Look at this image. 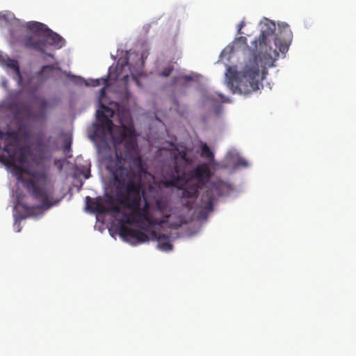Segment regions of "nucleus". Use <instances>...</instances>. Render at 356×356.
Segmentation results:
<instances>
[{
  "instance_id": "nucleus-1",
  "label": "nucleus",
  "mask_w": 356,
  "mask_h": 356,
  "mask_svg": "<svg viewBox=\"0 0 356 356\" xmlns=\"http://www.w3.org/2000/svg\"><path fill=\"white\" fill-rule=\"evenodd\" d=\"M107 170L113 177L118 202L131 211L122 213V218L117 225L119 235L132 245L148 241V235L142 230L160 225L162 220L151 213L150 204L144 197L141 157L136 156L133 161L122 165L117 159L107 165Z\"/></svg>"
},
{
  "instance_id": "nucleus-2",
  "label": "nucleus",
  "mask_w": 356,
  "mask_h": 356,
  "mask_svg": "<svg viewBox=\"0 0 356 356\" xmlns=\"http://www.w3.org/2000/svg\"><path fill=\"white\" fill-rule=\"evenodd\" d=\"M3 150L8 157L0 154V162L13 168V173L18 181L23 184L31 195L41 202L42 207L51 206V192L49 188L48 177L44 172H34L22 165L28 162L31 151L26 147H18L16 141L8 142Z\"/></svg>"
},
{
  "instance_id": "nucleus-3",
  "label": "nucleus",
  "mask_w": 356,
  "mask_h": 356,
  "mask_svg": "<svg viewBox=\"0 0 356 356\" xmlns=\"http://www.w3.org/2000/svg\"><path fill=\"white\" fill-rule=\"evenodd\" d=\"M96 115L99 122L94 124L96 135L102 138H106L107 134L110 135L115 148L114 157L110 156L105 158L106 166L117 159L120 160L122 165L133 161L136 156H140L133 125L122 124L114 129V124L111 120L114 115V111L103 104L101 109L97 111Z\"/></svg>"
},
{
  "instance_id": "nucleus-4",
  "label": "nucleus",
  "mask_w": 356,
  "mask_h": 356,
  "mask_svg": "<svg viewBox=\"0 0 356 356\" xmlns=\"http://www.w3.org/2000/svg\"><path fill=\"white\" fill-rule=\"evenodd\" d=\"M210 168L207 163L197 165L189 172H181L176 163L173 171L170 174V179L163 181L167 188H176L182 191V198L195 200L198 196L200 188L205 185L212 177Z\"/></svg>"
},
{
  "instance_id": "nucleus-5",
  "label": "nucleus",
  "mask_w": 356,
  "mask_h": 356,
  "mask_svg": "<svg viewBox=\"0 0 356 356\" xmlns=\"http://www.w3.org/2000/svg\"><path fill=\"white\" fill-rule=\"evenodd\" d=\"M226 76L227 84L233 89L234 92L241 95H250L259 89L261 81L264 74L259 73V60L257 55L250 58L245 65L243 70L238 74L227 68Z\"/></svg>"
},
{
  "instance_id": "nucleus-6",
  "label": "nucleus",
  "mask_w": 356,
  "mask_h": 356,
  "mask_svg": "<svg viewBox=\"0 0 356 356\" xmlns=\"http://www.w3.org/2000/svg\"><path fill=\"white\" fill-rule=\"evenodd\" d=\"M26 27L31 32V34L25 36L23 39V45L28 49L36 50L53 58V54L45 52V48L48 45L61 48L65 44V40L60 35L52 31L42 23L35 21L29 22Z\"/></svg>"
},
{
  "instance_id": "nucleus-7",
  "label": "nucleus",
  "mask_w": 356,
  "mask_h": 356,
  "mask_svg": "<svg viewBox=\"0 0 356 356\" xmlns=\"http://www.w3.org/2000/svg\"><path fill=\"white\" fill-rule=\"evenodd\" d=\"M126 68L130 70L128 62H125L124 65H120L119 63L113 69L110 67L108 70V74L106 79H95L92 80V86H99L102 83L108 86V79L111 81H114L119 83V85H122L124 91L127 90L128 81L129 79V73L127 72Z\"/></svg>"
},
{
  "instance_id": "nucleus-8",
  "label": "nucleus",
  "mask_w": 356,
  "mask_h": 356,
  "mask_svg": "<svg viewBox=\"0 0 356 356\" xmlns=\"http://www.w3.org/2000/svg\"><path fill=\"white\" fill-rule=\"evenodd\" d=\"M223 185L222 181H218L213 182L210 187L206 190L201 197V208L206 211H212L213 209V201L216 197L222 195L221 189Z\"/></svg>"
},
{
  "instance_id": "nucleus-9",
  "label": "nucleus",
  "mask_w": 356,
  "mask_h": 356,
  "mask_svg": "<svg viewBox=\"0 0 356 356\" xmlns=\"http://www.w3.org/2000/svg\"><path fill=\"white\" fill-rule=\"evenodd\" d=\"M275 31V24L271 21H267L261 26V33L258 40H254L253 44L257 49L258 45L259 50H262L265 47V51L267 50V47L269 46L270 42L269 38L274 35Z\"/></svg>"
},
{
  "instance_id": "nucleus-10",
  "label": "nucleus",
  "mask_w": 356,
  "mask_h": 356,
  "mask_svg": "<svg viewBox=\"0 0 356 356\" xmlns=\"http://www.w3.org/2000/svg\"><path fill=\"white\" fill-rule=\"evenodd\" d=\"M0 65L11 69L15 74L14 79L19 84L22 83L23 78L21 74L19 63L17 60L9 58L7 55H4L3 52L0 51Z\"/></svg>"
},
{
  "instance_id": "nucleus-11",
  "label": "nucleus",
  "mask_w": 356,
  "mask_h": 356,
  "mask_svg": "<svg viewBox=\"0 0 356 356\" xmlns=\"http://www.w3.org/2000/svg\"><path fill=\"white\" fill-rule=\"evenodd\" d=\"M86 209L92 211V212L97 213L99 214H104L105 204L102 202L101 197L96 199L91 198L89 196L86 197Z\"/></svg>"
},
{
  "instance_id": "nucleus-12",
  "label": "nucleus",
  "mask_w": 356,
  "mask_h": 356,
  "mask_svg": "<svg viewBox=\"0 0 356 356\" xmlns=\"http://www.w3.org/2000/svg\"><path fill=\"white\" fill-rule=\"evenodd\" d=\"M280 28L282 29V31L286 36V40L284 43H282L280 40L276 38L275 40V44L276 46L279 45V50L282 53H284L288 51L289 45L292 38V33L289 29V26L286 23H283L282 25H280Z\"/></svg>"
},
{
  "instance_id": "nucleus-13",
  "label": "nucleus",
  "mask_w": 356,
  "mask_h": 356,
  "mask_svg": "<svg viewBox=\"0 0 356 356\" xmlns=\"http://www.w3.org/2000/svg\"><path fill=\"white\" fill-rule=\"evenodd\" d=\"M17 206L19 209H22L24 211V213L20 214L19 216L20 219H25L33 216L35 213V210L40 208V207H29L26 204L22 203L19 197L17 198Z\"/></svg>"
},
{
  "instance_id": "nucleus-14",
  "label": "nucleus",
  "mask_w": 356,
  "mask_h": 356,
  "mask_svg": "<svg viewBox=\"0 0 356 356\" xmlns=\"http://www.w3.org/2000/svg\"><path fill=\"white\" fill-rule=\"evenodd\" d=\"M154 236L159 241L158 248L162 251H170L172 250V245L169 241V236L165 234H159L156 236V233L153 232Z\"/></svg>"
},
{
  "instance_id": "nucleus-15",
  "label": "nucleus",
  "mask_w": 356,
  "mask_h": 356,
  "mask_svg": "<svg viewBox=\"0 0 356 356\" xmlns=\"http://www.w3.org/2000/svg\"><path fill=\"white\" fill-rule=\"evenodd\" d=\"M54 70V67L52 65H44L42 67L41 70L37 72L36 76L42 81H46L51 76Z\"/></svg>"
},
{
  "instance_id": "nucleus-16",
  "label": "nucleus",
  "mask_w": 356,
  "mask_h": 356,
  "mask_svg": "<svg viewBox=\"0 0 356 356\" xmlns=\"http://www.w3.org/2000/svg\"><path fill=\"white\" fill-rule=\"evenodd\" d=\"M205 100L207 102L210 103L213 106L218 100L221 103H227L229 102L228 97H226L225 96L220 93H217L216 95H207L205 97Z\"/></svg>"
},
{
  "instance_id": "nucleus-17",
  "label": "nucleus",
  "mask_w": 356,
  "mask_h": 356,
  "mask_svg": "<svg viewBox=\"0 0 356 356\" xmlns=\"http://www.w3.org/2000/svg\"><path fill=\"white\" fill-rule=\"evenodd\" d=\"M48 107V102L45 99L40 100V111L35 113V117L38 119L44 120L46 118L47 109Z\"/></svg>"
},
{
  "instance_id": "nucleus-18",
  "label": "nucleus",
  "mask_w": 356,
  "mask_h": 356,
  "mask_svg": "<svg viewBox=\"0 0 356 356\" xmlns=\"http://www.w3.org/2000/svg\"><path fill=\"white\" fill-rule=\"evenodd\" d=\"M201 156L205 157L211 162L214 161V154L206 143L202 145Z\"/></svg>"
},
{
  "instance_id": "nucleus-19",
  "label": "nucleus",
  "mask_w": 356,
  "mask_h": 356,
  "mask_svg": "<svg viewBox=\"0 0 356 356\" xmlns=\"http://www.w3.org/2000/svg\"><path fill=\"white\" fill-rule=\"evenodd\" d=\"M155 207L158 211L161 213H163L167 209L168 203L163 199L159 198L155 201Z\"/></svg>"
},
{
  "instance_id": "nucleus-20",
  "label": "nucleus",
  "mask_w": 356,
  "mask_h": 356,
  "mask_svg": "<svg viewBox=\"0 0 356 356\" xmlns=\"http://www.w3.org/2000/svg\"><path fill=\"white\" fill-rule=\"evenodd\" d=\"M105 213L104 214H118L123 211H121L120 207L118 205H112L110 207H107L105 206L104 207Z\"/></svg>"
},
{
  "instance_id": "nucleus-21",
  "label": "nucleus",
  "mask_w": 356,
  "mask_h": 356,
  "mask_svg": "<svg viewBox=\"0 0 356 356\" xmlns=\"http://www.w3.org/2000/svg\"><path fill=\"white\" fill-rule=\"evenodd\" d=\"M6 137L12 138L13 140L11 141H16L17 143L18 147H20L18 142V132L13 131H8L6 133H5V138Z\"/></svg>"
},
{
  "instance_id": "nucleus-22",
  "label": "nucleus",
  "mask_w": 356,
  "mask_h": 356,
  "mask_svg": "<svg viewBox=\"0 0 356 356\" xmlns=\"http://www.w3.org/2000/svg\"><path fill=\"white\" fill-rule=\"evenodd\" d=\"M174 70V67L172 65H168V67H165L160 73L159 76L168 77L170 75L172 72Z\"/></svg>"
},
{
  "instance_id": "nucleus-23",
  "label": "nucleus",
  "mask_w": 356,
  "mask_h": 356,
  "mask_svg": "<svg viewBox=\"0 0 356 356\" xmlns=\"http://www.w3.org/2000/svg\"><path fill=\"white\" fill-rule=\"evenodd\" d=\"M187 153L186 150H180L178 152V153L175 156V159L177 161L178 159L183 160L184 161H188V159L186 158Z\"/></svg>"
},
{
  "instance_id": "nucleus-24",
  "label": "nucleus",
  "mask_w": 356,
  "mask_h": 356,
  "mask_svg": "<svg viewBox=\"0 0 356 356\" xmlns=\"http://www.w3.org/2000/svg\"><path fill=\"white\" fill-rule=\"evenodd\" d=\"M72 141L70 139L66 138L64 140L63 152L67 154L71 151Z\"/></svg>"
},
{
  "instance_id": "nucleus-25",
  "label": "nucleus",
  "mask_w": 356,
  "mask_h": 356,
  "mask_svg": "<svg viewBox=\"0 0 356 356\" xmlns=\"http://www.w3.org/2000/svg\"><path fill=\"white\" fill-rule=\"evenodd\" d=\"M238 165L246 167L248 165V162L244 159H239L237 161Z\"/></svg>"
},
{
  "instance_id": "nucleus-26",
  "label": "nucleus",
  "mask_w": 356,
  "mask_h": 356,
  "mask_svg": "<svg viewBox=\"0 0 356 356\" xmlns=\"http://www.w3.org/2000/svg\"><path fill=\"white\" fill-rule=\"evenodd\" d=\"M238 40L245 45H248L247 38L244 36H241L238 38Z\"/></svg>"
},
{
  "instance_id": "nucleus-27",
  "label": "nucleus",
  "mask_w": 356,
  "mask_h": 356,
  "mask_svg": "<svg viewBox=\"0 0 356 356\" xmlns=\"http://www.w3.org/2000/svg\"><path fill=\"white\" fill-rule=\"evenodd\" d=\"M108 87V86H106L104 84V86L100 89V97H103L106 95V88Z\"/></svg>"
},
{
  "instance_id": "nucleus-28",
  "label": "nucleus",
  "mask_w": 356,
  "mask_h": 356,
  "mask_svg": "<svg viewBox=\"0 0 356 356\" xmlns=\"http://www.w3.org/2000/svg\"><path fill=\"white\" fill-rule=\"evenodd\" d=\"M245 26V23L244 22H241L238 25V34H241V29H243V27Z\"/></svg>"
},
{
  "instance_id": "nucleus-29",
  "label": "nucleus",
  "mask_w": 356,
  "mask_h": 356,
  "mask_svg": "<svg viewBox=\"0 0 356 356\" xmlns=\"http://www.w3.org/2000/svg\"><path fill=\"white\" fill-rule=\"evenodd\" d=\"M139 63H139V66H140V67H143V65H144V60H143V56H140V57L139 58Z\"/></svg>"
},
{
  "instance_id": "nucleus-30",
  "label": "nucleus",
  "mask_w": 356,
  "mask_h": 356,
  "mask_svg": "<svg viewBox=\"0 0 356 356\" xmlns=\"http://www.w3.org/2000/svg\"><path fill=\"white\" fill-rule=\"evenodd\" d=\"M38 90V87H34L33 88L31 89L30 92L33 93V92H35Z\"/></svg>"
},
{
  "instance_id": "nucleus-31",
  "label": "nucleus",
  "mask_w": 356,
  "mask_h": 356,
  "mask_svg": "<svg viewBox=\"0 0 356 356\" xmlns=\"http://www.w3.org/2000/svg\"><path fill=\"white\" fill-rule=\"evenodd\" d=\"M51 138V137H49V138H48V140L47 141V144H44L43 145L45 147H47L48 143H49Z\"/></svg>"
},
{
  "instance_id": "nucleus-32",
  "label": "nucleus",
  "mask_w": 356,
  "mask_h": 356,
  "mask_svg": "<svg viewBox=\"0 0 356 356\" xmlns=\"http://www.w3.org/2000/svg\"><path fill=\"white\" fill-rule=\"evenodd\" d=\"M177 81V77H174L173 79H172V82H173V84H175Z\"/></svg>"
},
{
  "instance_id": "nucleus-33",
  "label": "nucleus",
  "mask_w": 356,
  "mask_h": 356,
  "mask_svg": "<svg viewBox=\"0 0 356 356\" xmlns=\"http://www.w3.org/2000/svg\"><path fill=\"white\" fill-rule=\"evenodd\" d=\"M0 18H3V19L6 20V16L4 15H2L0 14Z\"/></svg>"
},
{
  "instance_id": "nucleus-34",
  "label": "nucleus",
  "mask_w": 356,
  "mask_h": 356,
  "mask_svg": "<svg viewBox=\"0 0 356 356\" xmlns=\"http://www.w3.org/2000/svg\"><path fill=\"white\" fill-rule=\"evenodd\" d=\"M186 207H187L188 209H191L192 207H191V204L188 203V204H186Z\"/></svg>"
},
{
  "instance_id": "nucleus-35",
  "label": "nucleus",
  "mask_w": 356,
  "mask_h": 356,
  "mask_svg": "<svg viewBox=\"0 0 356 356\" xmlns=\"http://www.w3.org/2000/svg\"><path fill=\"white\" fill-rule=\"evenodd\" d=\"M132 78H133L136 81H137V82H138V80H137V79H136V77L135 76H133V75H132Z\"/></svg>"
},
{
  "instance_id": "nucleus-36",
  "label": "nucleus",
  "mask_w": 356,
  "mask_h": 356,
  "mask_svg": "<svg viewBox=\"0 0 356 356\" xmlns=\"http://www.w3.org/2000/svg\"><path fill=\"white\" fill-rule=\"evenodd\" d=\"M184 79H187V80H190V79H191V78H190L189 76H186L184 77Z\"/></svg>"
},
{
  "instance_id": "nucleus-37",
  "label": "nucleus",
  "mask_w": 356,
  "mask_h": 356,
  "mask_svg": "<svg viewBox=\"0 0 356 356\" xmlns=\"http://www.w3.org/2000/svg\"><path fill=\"white\" fill-rule=\"evenodd\" d=\"M20 230H21V229L19 227V225H18V227H17V232H20Z\"/></svg>"
},
{
  "instance_id": "nucleus-38",
  "label": "nucleus",
  "mask_w": 356,
  "mask_h": 356,
  "mask_svg": "<svg viewBox=\"0 0 356 356\" xmlns=\"http://www.w3.org/2000/svg\"><path fill=\"white\" fill-rule=\"evenodd\" d=\"M62 169V165L60 163L59 164V170H60Z\"/></svg>"
},
{
  "instance_id": "nucleus-39",
  "label": "nucleus",
  "mask_w": 356,
  "mask_h": 356,
  "mask_svg": "<svg viewBox=\"0 0 356 356\" xmlns=\"http://www.w3.org/2000/svg\"><path fill=\"white\" fill-rule=\"evenodd\" d=\"M59 161H55V164L57 165V163H58Z\"/></svg>"
}]
</instances>
